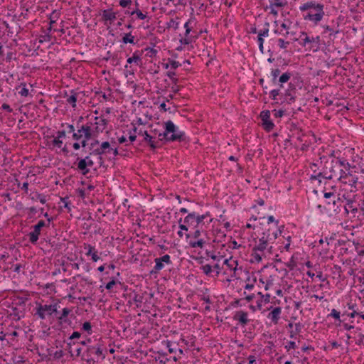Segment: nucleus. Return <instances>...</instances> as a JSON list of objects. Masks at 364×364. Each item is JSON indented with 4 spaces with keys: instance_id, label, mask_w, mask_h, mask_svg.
Listing matches in <instances>:
<instances>
[{
    "instance_id": "nucleus-44",
    "label": "nucleus",
    "mask_w": 364,
    "mask_h": 364,
    "mask_svg": "<svg viewBox=\"0 0 364 364\" xmlns=\"http://www.w3.org/2000/svg\"><path fill=\"white\" fill-rule=\"evenodd\" d=\"M328 316L333 317L336 320L338 321L339 322H341V312L337 311L335 309H333L331 311V313L328 314Z\"/></svg>"
},
{
    "instance_id": "nucleus-37",
    "label": "nucleus",
    "mask_w": 364,
    "mask_h": 364,
    "mask_svg": "<svg viewBox=\"0 0 364 364\" xmlns=\"http://www.w3.org/2000/svg\"><path fill=\"white\" fill-rule=\"evenodd\" d=\"M122 43L124 44H127V43L135 44L134 36H132L131 32L126 33L124 36V37L122 38Z\"/></svg>"
},
{
    "instance_id": "nucleus-42",
    "label": "nucleus",
    "mask_w": 364,
    "mask_h": 364,
    "mask_svg": "<svg viewBox=\"0 0 364 364\" xmlns=\"http://www.w3.org/2000/svg\"><path fill=\"white\" fill-rule=\"evenodd\" d=\"M200 269H202L203 272L207 276H210L213 272L212 265L208 264L201 266Z\"/></svg>"
},
{
    "instance_id": "nucleus-33",
    "label": "nucleus",
    "mask_w": 364,
    "mask_h": 364,
    "mask_svg": "<svg viewBox=\"0 0 364 364\" xmlns=\"http://www.w3.org/2000/svg\"><path fill=\"white\" fill-rule=\"evenodd\" d=\"M332 163H336L338 167H343L346 171H349L351 168V165L343 159H337L336 161H332Z\"/></svg>"
},
{
    "instance_id": "nucleus-61",
    "label": "nucleus",
    "mask_w": 364,
    "mask_h": 364,
    "mask_svg": "<svg viewBox=\"0 0 364 364\" xmlns=\"http://www.w3.org/2000/svg\"><path fill=\"white\" fill-rule=\"evenodd\" d=\"M296 348V343L294 341H289L287 344L285 346V348L287 351H289L291 349H295Z\"/></svg>"
},
{
    "instance_id": "nucleus-46",
    "label": "nucleus",
    "mask_w": 364,
    "mask_h": 364,
    "mask_svg": "<svg viewBox=\"0 0 364 364\" xmlns=\"http://www.w3.org/2000/svg\"><path fill=\"white\" fill-rule=\"evenodd\" d=\"M289 44L290 43L289 41H286L282 38L277 40V45L281 49H287Z\"/></svg>"
},
{
    "instance_id": "nucleus-12",
    "label": "nucleus",
    "mask_w": 364,
    "mask_h": 364,
    "mask_svg": "<svg viewBox=\"0 0 364 364\" xmlns=\"http://www.w3.org/2000/svg\"><path fill=\"white\" fill-rule=\"evenodd\" d=\"M102 345L100 343H97L95 346H90L87 348L85 351V355L87 356V361L92 360L95 361V358L92 355H95L97 358L104 359L105 358V355L102 353Z\"/></svg>"
},
{
    "instance_id": "nucleus-49",
    "label": "nucleus",
    "mask_w": 364,
    "mask_h": 364,
    "mask_svg": "<svg viewBox=\"0 0 364 364\" xmlns=\"http://www.w3.org/2000/svg\"><path fill=\"white\" fill-rule=\"evenodd\" d=\"M32 200H39V201L42 204H45L46 203V201H47L46 196H44V195H43L41 193H36V198L35 197H32Z\"/></svg>"
},
{
    "instance_id": "nucleus-56",
    "label": "nucleus",
    "mask_w": 364,
    "mask_h": 364,
    "mask_svg": "<svg viewBox=\"0 0 364 364\" xmlns=\"http://www.w3.org/2000/svg\"><path fill=\"white\" fill-rule=\"evenodd\" d=\"M64 355V353L62 350H56L53 354V357L55 360H60Z\"/></svg>"
},
{
    "instance_id": "nucleus-23",
    "label": "nucleus",
    "mask_w": 364,
    "mask_h": 364,
    "mask_svg": "<svg viewBox=\"0 0 364 364\" xmlns=\"http://www.w3.org/2000/svg\"><path fill=\"white\" fill-rule=\"evenodd\" d=\"M72 309L65 307L60 311V314L58 316V323L62 325L63 323H70V321L68 318V316L71 314Z\"/></svg>"
},
{
    "instance_id": "nucleus-11",
    "label": "nucleus",
    "mask_w": 364,
    "mask_h": 364,
    "mask_svg": "<svg viewBox=\"0 0 364 364\" xmlns=\"http://www.w3.org/2000/svg\"><path fill=\"white\" fill-rule=\"evenodd\" d=\"M53 220L52 218H48V222H45L43 220H41L38 222L36 225H35L33 228V230L31 231L28 234L29 241L32 244L36 243L39 238V235H41V229L44 227H49L50 221Z\"/></svg>"
},
{
    "instance_id": "nucleus-9",
    "label": "nucleus",
    "mask_w": 364,
    "mask_h": 364,
    "mask_svg": "<svg viewBox=\"0 0 364 364\" xmlns=\"http://www.w3.org/2000/svg\"><path fill=\"white\" fill-rule=\"evenodd\" d=\"M274 237L269 233L267 235H265V237L262 236L257 241H255V245L252 249L255 251L265 252L267 250V252H270L272 246H269V244L274 242Z\"/></svg>"
},
{
    "instance_id": "nucleus-27",
    "label": "nucleus",
    "mask_w": 364,
    "mask_h": 364,
    "mask_svg": "<svg viewBox=\"0 0 364 364\" xmlns=\"http://www.w3.org/2000/svg\"><path fill=\"white\" fill-rule=\"evenodd\" d=\"M282 313V309L280 307H275L273 310L269 313L267 318L272 321V323L277 324L280 318Z\"/></svg>"
},
{
    "instance_id": "nucleus-21",
    "label": "nucleus",
    "mask_w": 364,
    "mask_h": 364,
    "mask_svg": "<svg viewBox=\"0 0 364 364\" xmlns=\"http://www.w3.org/2000/svg\"><path fill=\"white\" fill-rule=\"evenodd\" d=\"M195 220L196 228H202V225L205 223V220H207V223L208 224L212 222V218H210V214L209 212H207L205 214L202 215H200L195 212Z\"/></svg>"
},
{
    "instance_id": "nucleus-36",
    "label": "nucleus",
    "mask_w": 364,
    "mask_h": 364,
    "mask_svg": "<svg viewBox=\"0 0 364 364\" xmlns=\"http://www.w3.org/2000/svg\"><path fill=\"white\" fill-rule=\"evenodd\" d=\"M291 22L289 21V20H284V21L281 24V28L283 29V30H285V33L284 34V37H287L290 31H289V29L291 28Z\"/></svg>"
},
{
    "instance_id": "nucleus-59",
    "label": "nucleus",
    "mask_w": 364,
    "mask_h": 364,
    "mask_svg": "<svg viewBox=\"0 0 364 364\" xmlns=\"http://www.w3.org/2000/svg\"><path fill=\"white\" fill-rule=\"evenodd\" d=\"M193 23H194V24L196 23L194 18H190L188 21H186L185 23V24H184L185 29L193 28Z\"/></svg>"
},
{
    "instance_id": "nucleus-3",
    "label": "nucleus",
    "mask_w": 364,
    "mask_h": 364,
    "mask_svg": "<svg viewBox=\"0 0 364 364\" xmlns=\"http://www.w3.org/2000/svg\"><path fill=\"white\" fill-rule=\"evenodd\" d=\"M294 41H299L302 47H308L309 50L316 52L321 48V46L323 45V39L319 36H310L306 32H301L298 38Z\"/></svg>"
},
{
    "instance_id": "nucleus-7",
    "label": "nucleus",
    "mask_w": 364,
    "mask_h": 364,
    "mask_svg": "<svg viewBox=\"0 0 364 364\" xmlns=\"http://www.w3.org/2000/svg\"><path fill=\"white\" fill-rule=\"evenodd\" d=\"M112 142L109 141H103L102 142L98 147L94 149L92 152H90V155H95L98 156L99 162L100 165L104 163V159L102 158V155H111V152L112 151Z\"/></svg>"
},
{
    "instance_id": "nucleus-26",
    "label": "nucleus",
    "mask_w": 364,
    "mask_h": 364,
    "mask_svg": "<svg viewBox=\"0 0 364 364\" xmlns=\"http://www.w3.org/2000/svg\"><path fill=\"white\" fill-rule=\"evenodd\" d=\"M358 177H350L347 178V179H344V181H341L344 185H348L350 186L349 191L350 193H354L357 191L356 185L358 183Z\"/></svg>"
},
{
    "instance_id": "nucleus-14",
    "label": "nucleus",
    "mask_w": 364,
    "mask_h": 364,
    "mask_svg": "<svg viewBox=\"0 0 364 364\" xmlns=\"http://www.w3.org/2000/svg\"><path fill=\"white\" fill-rule=\"evenodd\" d=\"M269 5L264 7V11L269 10V14L274 16L278 15L279 9L287 5V0H268Z\"/></svg>"
},
{
    "instance_id": "nucleus-47",
    "label": "nucleus",
    "mask_w": 364,
    "mask_h": 364,
    "mask_svg": "<svg viewBox=\"0 0 364 364\" xmlns=\"http://www.w3.org/2000/svg\"><path fill=\"white\" fill-rule=\"evenodd\" d=\"M166 75L171 79V80L172 81L173 85H176L178 84V79L175 77L176 76V73L175 72H173V71H168L166 73Z\"/></svg>"
},
{
    "instance_id": "nucleus-2",
    "label": "nucleus",
    "mask_w": 364,
    "mask_h": 364,
    "mask_svg": "<svg viewBox=\"0 0 364 364\" xmlns=\"http://www.w3.org/2000/svg\"><path fill=\"white\" fill-rule=\"evenodd\" d=\"M158 137L159 141H183L186 139L184 132L178 130L171 120L165 122V130L164 132H159Z\"/></svg>"
},
{
    "instance_id": "nucleus-32",
    "label": "nucleus",
    "mask_w": 364,
    "mask_h": 364,
    "mask_svg": "<svg viewBox=\"0 0 364 364\" xmlns=\"http://www.w3.org/2000/svg\"><path fill=\"white\" fill-rule=\"evenodd\" d=\"M183 223L188 226H193L196 228V220H195V212L188 213L184 218Z\"/></svg>"
},
{
    "instance_id": "nucleus-63",
    "label": "nucleus",
    "mask_w": 364,
    "mask_h": 364,
    "mask_svg": "<svg viewBox=\"0 0 364 364\" xmlns=\"http://www.w3.org/2000/svg\"><path fill=\"white\" fill-rule=\"evenodd\" d=\"M358 336H359V338L355 341V343L358 346L364 345V334L359 333Z\"/></svg>"
},
{
    "instance_id": "nucleus-19",
    "label": "nucleus",
    "mask_w": 364,
    "mask_h": 364,
    "mask_svg": "<svg viewBox=\"0 0 364 364\" xmlns=\"http://www.w3.org/2000/svg\"><path fill=\"white\" fill-rule=\"evenodd\" d=\"M46 145L50 149H55L58 148L61 149V151L65 154H67L69 151L67 148V145L63 144V141L62 139H60L57 138L56 136H53V139L47 142Z\"/></svg>"
},
{
    "instance_id": "nucleus-53",
    "label": "nucleus",
    "mask_w": 364,
    "mask_h": 364,
    "mask_svg": "<svg viewBox=\"0 0 364 364\" xmlns=\"http://www.w3.org/2000/svg\"><path fill=\"white\" fill-rule=\"evenodd\" d=\"M281 71L279 68L273 69L271 72V75L272 76V81L274 83H276L277 78L279 75Z\"/></svg>"
},
{
    "instance_id": "nucleus-4",
    "label": "nucleus",
    "mask_w": 364,
    "mask_h": 364,
    "mask_svg": "<svg viewBox=\"0 0 364 364\" xmlns=\"http://www.w3.org/2000/svg\"><path fill=\"white\" fill-rule=\"evenodd\" d=\"M53 299L52 297L49 302L43 303V301L41 302H36L34 316L41 320L51 321L52 312L54 310L53 309Z\"/></svg>"
},
{
    "instance_id": "nucleus-10",
    "label": "nucleus",
    "mask_w": 364,
    "mask_h": 364,
    "mask_svg": "<svg viewBox=\"0 0 364 364\" xmlns=\"http://www.w3.org/2000/svg\"><path fill=\"white\" fill-rule=\"evenodd\" d=\"M109 121L100 117H95V122H88L90 124L91 132L93 138L97 137L100 133H102L107 127Z\"/></svg>"
},
{
    "instance_id": "nucleus-43",
    "label": "nucleus",
    "mask_w": 364,
    "mask_h": 364,
    "mask_svg": "<svg viewBox=\"0 0 364 364\" xmlns=\"http://www.w3.org/2000/svg\"><path fill=\"white\" fill-rule=\"evenodd\" d=\"M343 197L347 200V207L351 210L352 213H355L358 211V209L353 207V200L347 198L345 194H343Z\"/></svg>"
},
{
    "instance_id": "nucleus-60",
    "label": "nucleus",
    "mask_w": 364,
    "mask_h": 364,
    "mask_svg": "<svg viewBox=\"0 0 364 364\" xmlns=\"http://www.w3.org/2000/svg\"><path fill=\"white\" fill-rule=\"evenodd\" d=\"M156 360H159V364H169V363L171 362L170 359L167 358L165 355H163L162 358L159 357Z\"/></svg>"
},
{
    "instance_id": "nucleus-5",
    "label": "nucleus",
    "mask_w": 364,
    "mask_h": 364,
    "mask_svg": "<svg viewBox=\"0 0 364 364\" xmlns=\"http://www.w3.org/2000/svg\"><path fill=\"white\" fill-rule=\"evenodd\" d=\"M82 117H80V120L77 122L76 128L77 130L72 136V138L75 141H80L83 137L85 139H92V132L90 129V124L87 122L85 124H80V120Z\"/></svg>"
},
{
    "instance_id": "nucleus-15",
    "label": "nucleus",
    "mask_w": 364,
    "mask_h": 364,
    "mask_svg": "<svg viewBox=\"0 0 364 364\" xmlns=\"http://www.w3.org/2000/svg\"><path fill=\"white\" fill-rule=\"evenodd\" d=\"M232 319L237 321V325L242 328L245 327L251 321L249 318V314L243 310L236 311L232 316Z\"/></svg>"
},
{
    "instance_id": "nucleus-8",
    "label": "nucleus",
    "mask_w": 364,
    "mask_h": 364,
    "mask_svg": "<svg viewBox=\"0 0 364 364\" xmlns=\"http://www.w3.org/2000/svg\"><path fill=\"white\" fill-rule=\"evenodd\" d=\"M346 307H347L348 309H345L343 311V316H346L350 318H354L356 316H358L362 320H364V311H360L358 309L356 306V300L350 299L347 302Z\"/></svg>"
},
{
    "instance_id": "nucleus-30",
    "label": "nucleus",
    "mask_w": 364,
    "mask_h": 364,
    "mask_svg": "<svg viewBox=\"0 0 364 364\" xmlns=\"http://www.w3.org/2000/svg\"><path fill=\"white\" fill-rule=\"evenodd\" d=\"M77 169L82 175L86 176L90 172V168L86 161L84 160V159H77Z\"/></svg>"
},
{
    "instance_id": "nucleus-54",
    "label": "nucleus",
    "mask_w": 364,
    "mask_h": 364,
    "mask_svg": "<svg viewBox=\"0 0 364 364\" xmlns=\"http://www.w3.org/2000/svg\"><path fill=\"white\" fill-rule=\"evenodd\" d=\"M257 42H258L259 49L260 52L262 53H264V46H263V44L264 42V37H262L258 35Z\"/></svg>"
},
{
    "instance_id": "nucleus-48",
    "label": "nucleus",
    "mask_w": 364,
    "mask_h": 364,
    "mask_svg": "<svg viewBox=\"0 0 364 364\" xmlns=\"http://www.w3.org/2000/svg\"><path fill=\"white\" fill-rule=\"evenodd\" d=\"M356 306L358 310L364 311V298L358 296V300H356Z\"/></svg>"
},
{
    "instance_id": "nucleus-17",
    "label": "nucleus",
    "mask_w": 364,
    "mask_h": 364,
    "mask_svg": "<svg viewBox=\"0 0 364 364\" xmlns=\"http://www.w3.org/2000/svg\"><path fill=\"white\" fill-rule=\"evenodd\" d=\"M259 117L262 120V127L267 132H271L274 127V124L270 119V112L269 110H263L260 112Z\"/></svg>"
},
{
    "instance_id": "nucleus-25",
    "label": "nucleus",
    "mask_w": 364,
    "mask_h": 364,
    "mask_svg": "<svg viewBox=\"0 0 364 364\" xmlns=\"http://www.w3.org/2000/svg\"><path fill=\"white\" fill-rule=\"evenodd\" d=\"M102 18L105 22L109 21L112 23L117 18V14L112 9L102 11Z\"/></svg>"
},
{
    "instance_id": "nucleus-29",
    "label": "nucleus",
    "mask_w": 364,
    "mask_h": 364,
    "mask_svg": "<svg viewBox=\"0 0 364 364\" xmlns=\"http://www.w3.org/2000/svg\"><path fill=\"white\" fill-rule=\"evenodd\" d=\"M60 303H61L60 299H56V298L53 299V309L54 310H53V312H52V319H51V321H53L54 319H56L58 321V316L60 314V311L59 310V309L60 308Z\"/></svg>"
},
{
    "instance_id": "nucleus-55",
    "label": "nucleus",
    "mask_w": 364,
    "mask_h": 364,
    "mask_svg": "<svg viewBox=\"0 0 364 364\" xmlns=\"http://www.w3.org/2000/svg\"><path fill=\"white\" fill-rule=\"evenodd\" d=\"M60 200L63 203L64 208L68 209V211H70L71 210L70 202L68 200V197L61 198Z\"/></svg>"
},
{
    "instance_id": "nucleus-58",
    "label": "nucleus",
    "mask_w": 364,
    "mask_h": 364,
    "mask_svg": "<svg viewBox=\"0 0 364 364\" xmlns=\"http://www.w3.org/2000/svg\"><path fill=\"white\" fill-rule=\"evenodd\" d=\"M132 0H120L119 4L122 8H127L132 4Z\"/></svg>"
},
{
    "instance_id": "nucleus-18",
    "label": "nucleus",
    "mask_w": 364,
    "mask_h": 364,
    "mask_svg": "<svg viewBox=\"0 0 364 364\" xmlns=\"http://www.w3.org/2000/svg\"><path fill=\"white\" fill-rule=\"evenodd\" d=\"M223 263L227 266L228 269L233 272V274L231 275V277L237 279L239 277L238 271H242L241 267H237V260L233 259L232 257H230L229 259H225Z\"/></svg>"
},
{
    "instance_id": "nucleus-34",
    "label": "nucleus",
    "mask_w": 364,
    "mask_h": 364,
    "mask_svg": "<svg viewBox=\"0 0 364 364\" xmlns=\"http://www.w3.org/2000/svg\"><path fill=\"white\" fill-rule=\"evenodd\" d=\"M141 58L140 55L138 54L137 52H134L133 53V55L130 58H129L127 60V63L132 64V63H136V65H139L141 63Z\"/></svg>"
},
{
    "instance_id": "nucleus-39",
    "label": "nucleus",
    "mask_w": 364,
    "mask_h": 364,
    "mask_svg": "<svg viewBox=\"0 0 364 364\" xmlns=\"http://www.w3.org/2000/svg\"><path fill=\"white\" fill-rule=\"evenodd\" d=\"M132 14L136 15V18L140 20H144L147 18L146 14H144L141 11V10L139 8H135L132 10Z\"/></svg>"
},
{
    "instance_id": "nucleus-40",
    "label": "nucleus",
    "mask_w": 364,
    "mask_h": 364,
    "mask_svg": "<svg viewBox=\"0 0 364 364\" xmlns=\"http://www.w3.org/2000/svg\"><path fill=\"white\" fill-rule=\"evenodd\" d=\"M269 23L265 22L263 29L260 30L258 32V35L262 37H267L269 36Z\"/></svg>"
},
{
    "instance_id": "nucleus-62",
    "label": "nucleus",
    "mask_w": 364,
    "mask_h": 364,
    "mask_svg": "<svg viewBox=\"0 0 364 364\" xmlns=\"http://www.w3.org/2000/svg\"><path fill=\"white\" fill-rule=\"evenodd\" d=\"M168 61H169L171 68L173 69H176L181 65V64L178 61H176L173 60H170V59L168 60Z\"/></svg>"
},
{
    "instance_id": "nucleus-16",
    "label": "nucleus",
    "mask_w": 364,
    "mask_h": 364,
    "mask_svg": "<svg viewBox=\"0 0 364 364\" xmlns=\"http://www.w3.org/2000/svg\"><path fill=\"white\" fill-rule=\"evenodd\" d=\"M31 84H26V82H21L18 86L16 87V90L18 94L23 98L33 97L34 90L32 88Z\"/></svg>"
},
{
    "instance_id": "nucleus-41",
    "label": "nucleus",
    "mask_w": 364,
    "mask_h": 364,
    "mask_svg": "<svg viewBox=\"0 0 364 364\" xmlns=\"http://www.w3.org/2000/svg\"><path fill=\"white\" fill-rule=\"evenodd\" d=\"M291 73L286 72L279 77V82L282 84L285 83L291 78Z\"/></svg>"
},
{
    "instance_id": "nucleus-28",
    "label": "nucleus",
    "mask_w": 364,
    "mask_h": 364,
    "mask_svg": "<svg viewBox=\"0 0 364 364\" xmlns=\"http://www.w3.org/2000/svg\"><path fill=\"white\" fill-rule=\"evenodd\" d=\"M289 89L286 90L285 92V100L288 104H291L296 100L295 92L296 88L294 86H291V84H289Z\"/></svg>"
},
{
    "instance_id": "nucleus-51",
    "label": "nucleus",
    "mask_w": 364,
    "mask_h": 364,
    "mask_svg": "<svg viewBox=\"0 0 364 364\" xmlns=\"http://www.w3.org/2000/svg\"><path fill=\"white\" fill-rule=\"evenodd\" d=\"M112 151L111 152V154L112 155V157L111 156H109L108 157V159L109 160H111V159H114L115 157L119 155V152H118V149L116 146H114V144H116L115 141H112Z\"/></svg>"
},
{
    "instance_id": "nucleus-24",
    "label": "nucleus",
    "mask_w": 364,
    "mask_h": 364,
    "mask_svg": "<svg viewBox=\"0 0 364 364\" xmlns=\"http://www.w3.org/2000/svg\"><path fill=\"white\" fill-rule=\"evenodd\" d=\"M79 93H77L75 90H70V95L67 93V92H65V97H66V102L68 105H70L73 108L76 107V102L77 100V95Z\"/></svg>"
},
{
    "instance_id": "nucleus-52",
    "label": "nucleus",
    "mask_w": 364,
    "mask_h": 364,
    "mask_svg": "<svg viewBox=\"0 0 364 364\" xmlns=\"http://www.w3.org/2000/svg\"><path fill=\"white\" fill-rule=\"evenodd\" d=\"M82 329L86 332H87L89 334L92 333V325L90 322L86 321L82 324Z\"/></svg>"
},
{
    "instance_id": "nucleus-6",
    "label": "nucleus",
    "mask_w": 364,
    "mask_h": 364,
    "mask_svg": "<svg viewBox=\"0 0 364 364\" xmlns=\"http://www.w3.org/2000/svg\"><path fill=\"white\" fill-rule=\"evenodd\" d=\"M338 27V24H337L336 27L335 26L334 21H332V25L322 26L323 31L321 33V35L323 36V45L330 46L334 41L336 34L339 33Z\"/></svg>"
},
{
    "instance_id": "nucleus-57",
    "label": "nucleus",
    "mask_w": 364,
    "mask_h": 364,
    "mask_svg": "<svg viewBox=\"0 0 364 364\" xmlns=\"http://www.w3.org/2000/svg\"><path fill=\"white\" fill-rule=\"evenodd\" d=\"M321 178H323V171L322 172H319V173H318L316 175H311V177H310V179L311 181L318 180L319 181V183H321Z\"/></svg>"
},
{
    "instance_id": "nucleus-13",
    "label": "nucleus",
    "mask_w": 364,
    "mask_h": 364,
    "mask_svg": "<svg viewBox=\"0 0 364 364\" xmlns=\"http://www.w3.org/2000/svg\"><path fill=\"white\" fill-rule=\"evenodd\" d=\"M155 265L153 269L150 271V274H157L164 267V264H171L172 261L171 257L168 255H165L161 257L154 259Z\"/></svg>"
},
{
    "instance_id": "nucleus-35",
    "label": "nucleus",
    "mask_w": 364,
    "mask_h": 364,
    "mask_svg": "<svg viewBox=\"0 0 364 364\" xmlns=\"http://www.w3.org/2000/svg\"><path fill=\"white\" fill-rule=\"evenodd\" d=\"M252 257L254 258L255 262H259L262 261L263 257H266V255L264 252L255 251L252 249Z\"/></svg>"
},
{
    "instance_id": "nucleus-20",
    "label": "nucleus",
    "mask_w": 364,
    "mask_h": 364,
    "mask_svg": "<svg viewBox=\"0 0 364 364\" xmlns=\"http://www.w3.org/2000/svg\"><path fill=\"white\" fill-rule=\"evenodd\" d=\"M284 228V225L279 226V221H276L275 224H274V226L272 228L269 227L263 232L262 236L265 237V235H267V234L269 233L270 235H272V236H274V241L277 238L278 234H281Z\"/></svg>"
},
{
    "instance_id": "nucleus-38",
    "label": "nucleus",
    "mask_w": 364,
    "mask_h": 364,
    "mask_svg": "<svg viewBox=\"0 0 364 364\" xmlns=\"http://www.w3.org/2000/svg\"><path fill=\"white\" fill-rule=\"evenodd\" d=\"M202 232H203L202 228H196V230L193 232L192 235L187 233V234H186V237L187 239L190 238V237H193L194 240L200 239Z\"/></svg>"
},
{
    "instance_id": "nucleus-45",
    "label": "nucleus",
    "mask_w": 364,
    "mask_h": 364,
    "mask_svg": "<svg viewBox=\"0 0 364 364\" xmlns=\"http://www.w3.org/2000/svg\"><path fill=\"white\" fill-rule=\"evenodd\" d=\"M167 28H173L174 30H177L179 28V22L171 18L170 21L167 23Z\"/></svg>"
},
{
    "instance_id": "nucleus-22",
    "label": "nucleus",
    "mask_w": 364,
    "mask_h": 364,
    "mask_svg": "<svg viewBox=\"0 0 364 364\" xmlns=\"http://www.w3.org/2000/svg\"><path fill=\"white\" fill-rule=\"evenodd\" d=\"M138 134L144 136V140L145 141L148 142L149 146L151 147V149L152 150H154L159 147V141H156L153 140L154 136L150 135L147 132V131L139 130L138 132Z\"/></svg>"
},
{
    "instance_id": "nucleus-31",
    "label": "nucleus",
    "mask_w": 364,
    "mask_h": 364,
    "mask_svg": "<svg viewBox=\"0 0 364 364\" xmlns=\"http://www.w3.org/2000/svg\"><path fill=\"white\" fill-rule=\"evenodd\" d=\"M206 243V240H205L203 238H200L194 240H191L188 244L189 246L192 248L200 247V249H202L204 247Z\"/></svg>"
},
{
    "instance_id": "nucleus-50",
    "label": "nucleus",
    "mask_w": 364,
    "mask_h": 364,
    "mask_svg": "<svg viewBox=\"0 0 364 364\" xmlns=\"http://www.w3.org/2000/svg\"><path fill=\"white\" fill-rule=\"evenodd\" d=\"M198 36H196L194 37H186L184 36V38H182L180 39V43L182 45H189L192 41H193V38H196Z\"/></svg>"
},
{
    "instance_id": "nucleus-64",
    "label": "nucleus",
    "mask_w": 364,
    "mask_h": 364,
    "mask_svg": "<svg viewBox=\"0 0 364 364\" xmlns=\"http://www.w3.org/2000/svg\"><path fill=\"white\" fill-rule=\"evenodd\" d=\"M116 281L114 278L112 279V280L110 282H109L106 286H105V288L107 289V290H111L112 289V287L116 284Z\"/></svg>"
},
{
    "instance_id": "nucleus-1",
    "label": "nucleus",
    "mask_w": 364,
    "mask_h": 364,
    "mask_svg": "<svg viewBox=\"0 0 364 364\" xmlns=\"http://www.w3.org/2000/svg\"><path fill=\"white\" fill-rule=\"evenodd\" d=\"M324 5L320 3H317L315 1H307L299 6L301 11H305L307 10L313 9L315 13L309 12L306 15L304 16V20L313 22L314 24H318L323 18L325 14Z\"/></svg>"
}]
</instances>
